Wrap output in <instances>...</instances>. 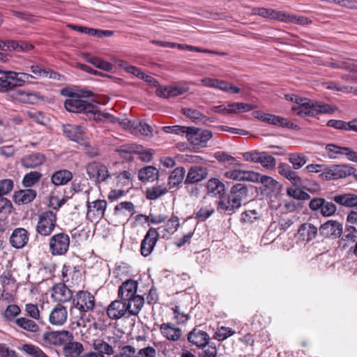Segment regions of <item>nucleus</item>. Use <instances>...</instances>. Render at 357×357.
<instances>
[{
	"label": "nucleus",
	"instance_id": "f257e3e1",
	"mask_svg": "<svg viewBox=\"0 0 357 357\" xmlns=\"http://www.w3.org/2000/svg\"><path fill=\"white\" fill-rule=\"evenodd\" d=\"M93 96L90 91H82L75 98H68L64 102V107L70 112L82 113L89 120L93 119L96 122L109 121H115L116 119L109 113L102 112L95 104L84 99Z\"/></svg>",
	"mask_w": 357,
	"mask_h": 357
},
{
	"label": "nucleus",
	"instance_id": "f03ea898",
	"mask_svg": "<svg viewBox=\"0 0 357 357\" xmlns=\"http://www.w3.org/2000/svg\"><path fill=\"white\" fill-rule=\"evenodd\" d=\"M284 98L297 104L296 106L291 107V110L300 116H315L319 114H332L335 112V109L328 104L298 97L295 94H285Z\"/></svg>",
	"mask_w": 357,
	"mask_h": 357
},
{
	"label": "nucleus",
	"instance_id": "7ed1b4c3",
	"mask_svg": "<svg viewBox=\"0 0 357 357\" xmlns=\"http://www.w3.org/2000/svg\"><path fill=\"white\" fill-rule=\"evenodd\" d=\"M248 196V188L243 183H237L232 186L227 198L222 199L218 203V208L234 213L241 207V202Z\"/></svg>",
	"mask_w": 357,
	"mask_h": 357
},
{
	"label": "nucleus",
	"instance_id": "20e7f679",
	"mask_svg": "<svg viewBox=\"0 0 357 357\" xmlns=\"http://www.w3.org/2000/svg\"><path fill=\"white\" fill-rule=\"evenodd\" d=\"M70 239L68 234L59 232L52 235L49 240V250L52 256H63L68 252Z\"/></svg>",
	"mask_w": 357,
	"mask_h": 357
},
{
	"label": "nucleus",
	"instance_id": "39448f33",
	"mask_svg": "<svg viewBox=\"0 0 357 357\" xmlns=\"http://www.w3.org/2000/svg\"><path fill=\"white\" fill-rule=\"evenodd\" d=\"M56 213L52 211L42 212L38 216L36 231L41 236H50L56 226Z\"/></svg>",
	"mask_w": 357,
	"mask_h": 357
},
{
	"label": "nucleus",
	"instance_id": "423d86ee",
	"mask_svg": "<svg viewBox=\"0 0 357 357\" xmlns=\"http://www.w3.org/2000/svg\"><path fill=\"white\" fill-rule=\"evenodd\" d=\"M356 169L349 165H333L324 168V172L319 174V178L324 181L337 180L354 174Z\"/></svg>",
	"mask_w": 357,
	"mask_h": 357
},
{
	"label": "nucleus",
	"instance_id": "0eeeda50",
	"mask_svg": "<svg viewBox=\"0 0 357 357\" xmlns=\"http://www.w3.org/2000/svg\"><path fill=\"white\" fill-rule=\"evenodd\" d=\"M86 172L89 178L96 183L105 182L112 176L106 165L97 161L89 162L86 165Z\"/></svg>",
	"mask_w": 357,
	"mask_h": 357
},
{
	"label": "nucleus",
	"instance_id": "6e6552de",
	"mask_svg": "<svg viewBox=\"0 0 357 357\" xmlns=\"http://www.w3.org/2000/svg\"><path fill=\"white\" fill-rule=\"evenodd\" d=\"M73 305L75 309L79 310L80 314H84L93 310L95 298L88 291H79L73 297Z\"/></svg>",
	"mask_w": 357,
	"mask_h": 357
},
{
	"label": "nucleus",
	"instance_id": "1a4fd4ad",
	"mask_svg": "<svg viewBox=\"0 0 357 357\" xmlns=\"http://www.w3.org/2000/svg\"><path fill=\"white\" fill-rule=\"evenodd\" d=\"M213 137V132L208 130H203L195 127H188L185 137L188 141L195 146L204 147Z\"/></svg>",
	"mask_w": 357,
	"mask_h": 357
},
{
	"label": "nucleus",
	"instance_id": "9d476101",
	"mask_svg": "<svg viewBox=\"0 0 357 357\" xmlns=\"http://www.w3.org/2000/svg\"><path fill=\"white\" fill-rule=\"evenodd\" d=\"M243 157L246 161L259 162L264 168L273 169L276 165L275 158L266 152L257 151H248L243 153Z\"/></svg>",
	"mask_w": 357,
	"mask_h": 357
},
{
	"label": "nucleus",
	"instance_id": "9b49d317",
	"mask_svg": "<svg viewBox=\"0 0 357 357\" xmlns=\"http://www.w3.org/2000/svg\"><path fill=\"white\" fill-rule=\"evenodd\" d=\"M43 340L54 345H66L68 342L73 341V335L70 332L64 330L45 332L43 335Z\"/></svg>",
	"mask_w": 357,
	"mask_h": 357
},
{
	"label": "nucleus",
	"instance_id": "f8f14e48",
	"mask_svg": "<svg viewBox=\"0 0 357 357\" xmlns=\"http://www.w3.org/2000/svg\"><path fill=\"white\" fill-rule=\"evenodd\" d=\"M159 233L155 228L151 227L145 234L141 243L140 252L142 256L148 257L153 252L158 240Z\"/></svg>",
	"mask_w": 357,
	"mask_h": 357
},
{
	"label": "nucleus",
	"instance_id": "ddd939ff",
	"mask_svg": "<svg viewBox=\"0 0 357 357\" xmlns=\"http://www.w3.org/2000/svg\"><path fill=\"white\" fill-rule=\"evenodd\" d=\"M325 149L328 151V156L331 159H335L338 155H346L351 161L356 162L357 160V151H354L349 147L328 144L326 146Z\"/></svg>",
	"mask_w": 357,
	"mask_h": 357
},
{
	"label": "nucleus",
	"instance_id": "4468645a",
	"mask_svg": "<svg viewBox=\"0 0 357 357\" xmlns=\"http://www.w3.org/2000/svg\"><path fill=\"white\" fill-rule=\"evenodd\" d=\"M107 205V202L103 199H97L91 202H87L86 218L91 221L101 218L104 215Z\"/></svg>",
	"mask_w": 357,
	"mask_h": 357
},
{
	"label": "nucleus",
	"instance_id": "2eb2a0df",
	"mask_svg": "<svg viewBox=\"0 0 357 357\" xmlns=\"http://www.w3.org/2000/svg\"><path fill=\"white\" fill-rule=\"evenodd\" d=\"M63 135L70 140L81 144L84 141V127L75 124H64L62 126Z\"/></svg>",
	"mask_w": 357,
	"mask_h": 357
},
{
	"label": "nucleus",
	"instance_id": "dca6fc26",
	"mask_svg": "<svg viewBox=\"0 0 357 357\" xmlns=\"http://www.w3.org/2000/svg\"><path fill=\"white\" fill-rule=\"evenodd\" d=\"M138 282L135 280H127L119 286L118 296L120 299L126 302L128 299L137 296Z\"/></svg>",
	"mask_w": 357,
	"mask_h": 357
},
{
	"label": "nucleus",
	"instance_id": "f3484780",
	"mask_svg": "<svg viewBox=\"0 0 357 357\" xmlns=\"http://www.w3.org/2000/svg\"><path fill=\"white\" fill-rule=\"evenodd\" d=\"M278 169L280 175L289 181L293 185L297 188L303 186L301 178L298 172H295L290 165L287 163H280L278 167Z\"/></svg>",
	"mask_w": 357,
	"mask_h": 357
},
{
	"label": "nucleus",
	"instance_id": "a211bd4d",
	"mask_svg": "<svg viewBox=\"0 0 357 357\" xmlns=\"http://www.w3.org/2000/svg\"><path fill=\"white\" fill-rule=\"evenodd\" d=\"M319 232L327 238H337L342 234V225L337 220H330L321 225Z\"/></svg>",
	"mask_w": 357,
	"mask_h": 357
},
{
	"label": "nucleus",
	"instance_id": "6ab92c4d",
	"mask_svg": "<svg viewBox=\"0 0 357 357\" xmlns=\"http://www.w3.org/2000/svg\"><path fill=\"white\" fill-rule=\"evenodd\" d=\"M128 312L126 302L121 299L112 301L107 307V314L109 319L117 320Z\"/></svg>",
	"mask_w": 357,
	"mask_h": 357
},
{
	"label": "nucleus",
	"instance_id": "aec40b11",
	"mask_svg": "<svg viewBox=\"0 0 357 357\" xmlns=\"http://www.w3.org/2000/svg\"><path fill=\"white\" fill-rule=\"evenodd\" d=\"M29 233L22 227H18L13 230L10 237V245L17 249L23 248L28 243Z\"/></svg>",
	"mask_w": 357,
	"mask_h": 357
},
{
	"label": "nucleus",
	"instance_id": "412c9836",
	"mask_svg": "<svg viewBox=\"0 0 357 357\" xmlns=\"http://www.w3.org/2000/svg\"><path fill=\"white\" fill-rule=\"evenodd\" d=\"M188 88L181 86H158L155 93L158 97L163 98H170L183 94L187 92Z\"/></svg>",
	"mask_w": 357,
	"mask_h": 357
},
{
	"label": "nucleus",
	"instance_id": "4be33fe9",
	"mask_svg": "<svg viewBox=\"0 0 357 357\" xmlns=\"http://www.w3.org/2000/svg\"><path fill=\"white\" fill-rule=\"evenodd\" d=\"M67 317L68 312L66 307L61 304H57L51 311L49 321L52 325L61 326L66 323Z\"/></svg>",
	"mask_w": 357,
	"mask_h": 357
},
{
	"label": "nucleus",
	"instance_id": "5701e85b",
	"mask_svg": "<svg viewBox=\"0 0 357 357\" xmlns=\"http://www.w3.org/2000/svg\"><path fill=\"white\" fill-rule=\"evenodd\" d=\"M208 172L206 167L193 166L189 170L185 180V183L191 184L198 183L206 178Z\"/></svg>",
	"mask_w": 357,
	"mask_h": 357
},
{
	"label": "nucleus",
	"instance_id": "b1692460",
	"mask_svg": "<svg viewBox=\"0 0 357 357\" xmlns=\"http://www.w3.org/2000/svg\"><path fill=\"white\" fill-rule=\"evenodd\" d=\"M160 331L163 337L171 341H178L182 336V331L172 323H163L160 326Z\"/></svg>",
	"mask_w": 357,
	"mask_h": 357
},
{
	"label": "nucleus",
	"instance_id": "393cba45",
	"mask_svg": "<svg viewBox=\"0 0 357 357\" xmlns=\"http://www.w3.org/2000/svg\"><path fill=\"white\" fill-rule=\"evenodd\" d=\"M11 93L13 98L24 103L33 105L43 100V98L36 93H27L22 90H14Z\"/></svg>",
	"mask_w": 357,
	"mask_h": 357
},
{
	"label": "nucleus",
	"instance_id": "a878e982",
	"mask_svg": "<svg viewBox=\"0 0 357 357\" xmlns=\"http://www.w3.org/2000/svg\"><path fill=\"white\" fill-rule=\"evenodd\" d=\"M188 340L191 344L200 348L206 346L209 342L208 334L199 329L194 328L188 335Z\"/></svg>",
	"mask_w": 357,
	"mask_h": 357
},
{
	"label": "nucleus",
	"instance_id": "bb28decb",
	"mask_svg": "<svg viewBox=\"0 0 357 357\" xmlns=\"http://www.w3.org/2000/svg\"><path fill=\"white\" fill-rule=\"evenodd\" d=\"M37 192L33 189L20 190L15 192L13 200L17 204H27L31 203L36 197Z\"/></svg>",
	"mask_w": 357,
	"mask_h": 357
},
{
	"label": "nucleus",
	"instance_id": "cd10ccee",
	"mask_svg": "<svg viewBox=\"0 0 357 357\" xmlns=\"http://www.w3.org/2000/svg\"><path fill=\"white\" fill-rule=\"evenodd\" d=\"M207 194L212 197L221 198L225 193V184L218 178H212L206 183Z\"/></svg>",
	"mask_w": 357,
	"mask_h": 357
},
{
	"label": "nucleus",
	"instance_id": "c85d7f7f",
	"mask_svg": "<svg viewBox=\"0 0 357 357\" xmlns=\"http://www.w3.org/2000/svg\"><path fill=\"white\" fill-rule=\"evenodd\" d=\"M317 234V228L311 223L302 224L298 231V238L302 241L309 242Z\"/></svg>",
	"mask_w": 357,
	"mask_h": 357
},
{
	"label": "nucleus",
	"instance_id": "c756f323",
	"mask_svg": "<svg viewBox=\"0 0 357 357\" xmlns=\"http://www.w3.org/2000/svg\"><path fill=\"white\" fill-rule=\"evenodd\" d=\"M179 226V219L177 217L170 218L165 225L157 228L159 236L162 238H167L169 235L174 234Z\"/></svg>",
	"mask_w": 357,
	"mask_h": 357
},
{
	"label": "nucleus",
	"instance_id": "7c9ffc66",
	"mask_svg": "<svg viewBox=\"0 0 357 357\" xmlns=\"http://www.w3.org/2000/svg\"><path fill=\"white\" fill-rule=\"evenodd\" d=\"M333 200L337 204L347 208L357 207V195L352 193L336 195Z\"/></svg>",
	"mask_w": 357,
	"mask_h": 357
},
{
	"label": "nucleus",
	"instance_id": "2f4dec72",
	"mask_svg": "<svg viewBox=\"0 0 357 357\" xmlns=\"http://www.w3.org/2000/svg\"><path fill=\"white\" fill-rule=\"evenodd\" d=\"M185 174V169L183 167L175 168L168 177L167 185L169 189L178 188L182 183Z\"/></svg>",
	"mask_w": 357,
	"mask_h": 357
},
{
	"label": "nucleus",
	"instance_id": "473e14b6",
	"mask_svg": "<svg viewBox=\"0 0 357 357\" xmlns=\"http://www.w3.org/2000/svg\"><path fill=\"white\" fill-rule=\"evenodd\" d=\"M73 178V174L67 169L55 172L51 176V182L55 186L66 185Z\"/></svg>",
	"mask_w": 357,
	"mask_h": 357
},
{
	"label": "nucleus",
	"instance_id": "72a5a7b5",
	"mask_svg": "<svg viewBox=\"0 0 357 357\" xmlns=\"http://www.w3.org/2000/svg\"><path fill=\"white\" fill-rule=\"evenodd\" d=\"M158 169L153 166H146L140 169L138 172V178L142 182H152L158 178Z\"/></svg>",
	"mask_w": 357,
	"mask_h": 357
},
{
	"label": "nucleus",
	"instance_id": "f704fd0d",
	"mask_svg": "<svg viewBox=\"0 0 357 357\" xmlns=\"http://www.w3.org/2000/svg\"><path fill=\"white\" fill-rule=\"evenodd\" d=\"M126 304L128 308V312L130 315H137L141 311L144 304V298L142 296L137 295L128 301Z\"/></svg>",
	"mask_w": 357,
	"mask_h": 357
},
{
	"label": "nucleus",
	"instance_id": "c9c22d12",
	"mask_svg": "<svg viewBox=\"0 0 357 357\" xmlns=\"http://www.w3.org/2000/svg\"><path fill=\"white\" fill-rule=\"evenodd\" d=\"M14 324L19 328L28 332L37 333L40 331V326L33 319L26 317H19L14 319Z\"/></svg>",
	"mask_w": 357,
	"mask_h": 357
},
{
	"label": "nucleus",
	"instance_id": "e433bc0d",
	"mask_svg": "<svg viewBox=\"0 0 357 357\" xmlns=\"http://www.w3.org/2000/svg\"><path fill=\"white\" fill-rule=\"evenodd\" d=\"M283 12L266 8H255L252 9V13L255 15L279 22H282Z\"/></svg>",
	"mask_w": 357,
	"mask_h": 357
},
{
	"label": "nucleus",
	"instance_id": "4c0bfd02",
	"mask_svg": "<svg viewBox=\"0 0 357 357\" xmlns=\"http://www.w3.org/2000/svg\"><path fill=\"white\" fill-rule=\"evenodd\" d=\"M45 160V156L40 153H33L22 159V165L25 168H35L42 165Z\"/></svg>",
	"mask_w": 357,
	"mask_h": 357
},
{
	"label": "nucleus",
	"instance_id": "58836bf2",
	"mask_svg": "<svg viewBox=\"0 0 357 357\" xmlns=\"http://www.w3.org/2000/svg\"><path fill=\"white\" fill-rule=\"evenodd\" d=\"M250 178L251 182L261 183V184L264 185V187L268 188L271 191H273L278 185V182L272 177L261 175L255 172H252V176L250 177Z\"/></svg>",
	"mask_w": 357,
	"mask_h": 357
},
{
	"label": "nucleus",
	"instance_id": "ea45409f",
	"mask_svg": "<svg viewBox=\"0 0 357 357\" xmlns=\"http://www.w3.org/2000/svg\"><path fill=\"white\" fill-rule=\"evenodd\" d=\"M252 172L243 171L241 169H232L225 172L224 176L228 179L235 181H250Z\"/></svg>",
	"mask_w": 357,
	"mask_h": 357
},
{
	"label": "nucleus",
	"instance_id": "a19ab883",
	"mask_svg": "<svg viewBox=\"0 0 357 357\" xmlns=\"http://www.w3.org/2000/svg\"><path fill=\"white\" fill-rule=\"evenodd\" d=\"M15 72L8 71L4 73V76L0 77V91H6L17 86L15 82Z\"/></svg>",
	"mask_w": 357,
	"mask_h": 357
},
{
	"label": "nucleus",
	"instance_id": "79ce46f5",
	"mask_svg": "<svg viewBox=\"0 0 357 357\" xmlns=\"http://www.w3.org/2000/svg\"><path fill=\"white\" fill-rule=\"evenodd\" d=\"M82 351V344L76 342H69L63 347V353L66 357H77Z\"/></svg>",
	"mask_w": 357,
	"mask_h": 357
},
{
	"label": "nucleus",
	"instance_id": "37998d69",
	"mask_svg": "<svg viewBox=\"0 0 357 357\" xmlns=\"http://www.w3.org/2000/svg\"><path fill=\"white\" fill-rule=\"evenodd\" d=\"M282 22L305 25L310 24L312 21L307 17L303 16L295 15L283 12Z\"/></svg>",
	"mask_w": 357,
	"mask_h": 357
},
{
	"label": "nucleus",
	"instance_id": "c03bdc74",
	"mask_svg": "<svg viewBox=\"0 0 357 357\" xmlns=\"http://www.w3.org/2000/svg\"><path fill=\"white\" fill-rule=\"evenodd\" d=\"M307 157L301 153H291L288 155V160L294 169H299L307 162Z\"/></svg>",
	"mask_w": 357,
	"mask_h": 357
},
{
	"label": "nucleus",
	"instance_id": "a18cd8bd",
	"mask_svg": "<svg viewBox=\"0 0 357 357\" xmlns=\"http://www.w3.org/2000/svg\"><path fill=\"white\" fill-rule=\"evenodd\" d=\"M33 45L25 41L9 40L8 48L10 51L14 50L18 52H29L33 49Z\"/></svg>",
	"mask_w": 357,
	"mask_h": 357
},
{
	"label": "nucleus",
	"instance_id": "49530a36",
	"mask_svg": "<svg viewBox=\"0 0 357 357\" xmlns=\"http://www.w3.org/2000/svg\"><path fill=\"white\" fill-rule=\"evenodd\" d=\"M20 349L31 357H49L38 347L31 344H24L22 345Z\"/></svg>",
	"mask_w": 357,
	"mask_h": 357
},
{
	"label": "nucleus",
	"instance_id": "de8ad7c7",
	"mask_svg": "<svg viewBox=\"0 0 357 357\" xmlns=\"http://www.w3.org/2000/svg\"><path fill=\"white\" fill-rule=\"evenodd\" d=\"M167 189L163 185L153 186L146 190V198L150 200H155L166 194Z\"/></svg>",
	"mask_w": 357,
	"mask_h": 357
},
{
	"label": "nucleus",
	"instance_id": "09e8293b",
	"mask_svg": "<svg viewBox=\"0 0 357 357\" xmlns=\"http://www.w3.org/2000/svg\"><path fill=\"white\" fill-rule=\"evenodd\" d=\"M230 114H238L241 112H247L256 108L255 105L244 102H233L229 104Z\"/></svg>",
	"mask_w": 357,
	"mask_h": 357
},
{
	"label": "nucleus",
	"instance_id": "8fccbe9b",
	"mask_svg": "<svg viewBox=\"0 0 357 357\" xmlns=\"http://www.w3.org/2000/svg\"><path fill=\"white\" fill-rule=\"evenodd\" d=\"M215 89L233 94H236L241 92L240 88L234 86L229 82L221 79H218Z\"/></svg>",
	"mask_w": 357,
	"mask_h": 357
},
{
	"label": "nucleus",
	"instance_id": "3c124183",
	"mask_svg": "<svg viewBox=\"0 0 357 357\" xmlns=\"http://www.w3.org/2000/svg\"><path fill=\"white\" fill-rule=\"evenodd\" d=\"M115 175V179L117 185L123 187H127L132 185V176L129 171L124 170Z\"/></svg>",
	"mask_w": 357,
	"mask_h": 357
},
{
	"label": "nucleus",
	"instance_id": "603ef678",
	"mask_svg": "<svg viewBox=\"0 0 357 357\" xmlns=\"http://www.w3.org/2000/svg\"><path fill=\"white\" fill-rule=\"evenodd\" d=\"M42 174L38 172H31L24 175L22 179V184L26 188H31L39 181Z\"/></svg>",
	"mask_w": 357,
	"mask_h": 357
},
{
	"label": "nucleus",
	"instance_id": "864d4df0",
	"mask_svg": "<svg viewBox=\"0 0 357 357\" xmlns=\"http://www.w3.org/2000/svg\"><path fill=\"white\" fill-rule=\"evenodd\" d=\"M24 311L26 314L40 323H43L40 312L37 305L28 303L25 305Z\"/></svg>",
	"mask_w": 357,
	"mask_h": 357
},
{
	"label": "nucleus",
	"instance_id": "5fc2aeb1",
	"mask_svg": "<svg viewBox=\"0 0 357 357\" xmlns=\"http://www.w3.org/2000/svg\"><path fill=\"white\" fill-rule=\"evenodd\" d=\"M214 157L219 162H225L229 165H239V163L237 162L235 158L227 154L223 151H218L215 153Z\"/></svg>",
	"mask_w": 357,
	"mask_h": 357
},
{
	"label": "nucleus",
	"instance_id": "6e6d98bb",
	"mask_svg": "<svg viewBox=\"0 0 357 357\" xmlns=\"http://www.w3.org/2000/svg\"><path fill=\"white\" fill-rule=\"evenodd\" d=\"M88 61L95 67L104 71L109 72L112 70V65L110 63L98 57L92 56L88 60Z\"/></svg>",
	"mask_w": 357,
	"mask_h": 357
},
{
	"label": "nucleus",
	"instance_id": "4d7b16f0",
	"mask_svg": "<svg viewBox=\"0 0 357 357\" xmlns=\"http://www.w3.org/2000/svg\"><path fill=\"white\" fill-rule=\"evenodd\" d=\"M21 313V310L20 307L17 305L11 304L8 305L6 309L3 312V317L7 321H13L14 322V319H15L16 317Z\"/></svg>",
	"mask_w": 357,
	"mask_h": 357
},
{
	"label": "nucleus",
	"instance_id": "13d9d810",
	"mask_svg": "<svg viewBox=\"0 0 357 357\" xmlns=\"http://www.w3.org/2000/svg\"><path fill=\"white\" fill-rule=\"evenodd\" d=\"M182 114L186 117L191 119L192 121L202 120L205 118V116L199 110L193 108H183L181 109Z\"/></svg>",
	"mask_w": 357,
	"mask_h": 357
},
{
	"label": "nucleus",
	"instance_id": "bf43d9fd",
	"mask_svg": "<svg viewBox=\"0 0 357 357\" xmlns=\"http://www.w3.org/2000/svg\"><path fill=\"white\" fill-rule=\"evenodd\" d=\"M123 210L127 211L130 215L136 212L135 206L131 202H122L117 204L114 208V214L121 215Z\"/></svg>",
	"mask_w": 357,
	"mask_h": 357
},
{
	"label": "nucleus",
	"instance_id": "052dcab7",
	"mask_svg": "<svg viewBox=\"0 0 357 357\" xmlns=\"http://www.w3.org/2000/svg\"><path fill=\"white\" fill-rule=\"evenodd\" d=\"M118 66L124 69L128 73L132 74L139 79L144 73L140 68L129 65L127 62L122 60L118 61Z\"/></svg>",
	"mask_w": 357,
	"mask_h": 357
},
{
	"label": "nucleus",
	"instance_id": "680f3d73",
	"mask_svg": "<svg viewBox=\"0 0 357 357\" xmlns=\"http://www.w3.org/2000/svg\"><path fill=\"white\" fill-rule=\"evenodd\" d=\"M56 295L60 296L59 299L61 301H66L72 297L71 291L64 284H60L54 287Z\"/></svg>",
	"mask_w": 357,
	"mask_h": 357
},
{
	"label": "nucleus",
	"instance_id": "e2e57ef3",
	"mask_svg": "<svg viewBox=\"0 0 357 357\" xmlns=\"http://www.w3.org/2000/svg\"><path fill=\"white\" fill-rule=\"evenodd\" d=\"M94 349L97 351L98 354H112L114 352L113 348L108 343L99 340L94 343Z\"/></svg>",
	"mask_w": 357,
	"mask_h": 357
},
{
	"label": "nucleus",
	"instance_id": "0e129e2a",
	"mask_svg": "<svg viewBox=\"0 0 357 357\" xmlns=\"http://www.w3.org/2000/svg\"><path fill=\"white\" fill-rule=\"evenodd\" d=\"M259 217V213L257 210H248L241 214V220L245 223L252 224Z\"/></svg>",
	"mask_w": 357,
	"mask_h": 357
},
{
	"label": "nucleus",
	"instance_id": "69168bd1",
	"mask_svg": "<svg viewBox=\"0 0 357 357\" xmlns=\"http://www.w3.org/2000/svg\"><path fill=\"white\" fill-rule=\"evenodd\" d=\"M234 333V331H233L231 328L222 326L219 328L215 332L214 338L219 341H223L227 337L233 335Z\"/></svg>",
	"mask_w": 357,
	"mask_h": 357
},
{
	"label": "nucleus",
	"instance_id": "338daca9",
	"mask_svg": "<svg viewBox=\"0 0 357 357\" xmlns=\"http://www.w3.org/2000/svg\"><path fill=\"white\" fill-rule=\"evenodd\" d=\"M202 351L199 353V357H216L218 351L214 344H206L203 347H200Z\"/></svg>",
	"mask_w": 357,
	"mask_h": 357
},
{
	"label": "nucleus",
	"instance_id": "774afa93",
	"mask_svg": "<svg viewBox=\"0 0 357 357\" xmlns=\"http://www.w3.org/2000/svg\"><path fill=\"white\" fill-rule=\"evenodd\" d=\"M14 187L13 181L9 178L0 180V197L10 193Z\"/></svg>",
	"mask_w": 357,
	"mask_h": 357
}]
</instances>
